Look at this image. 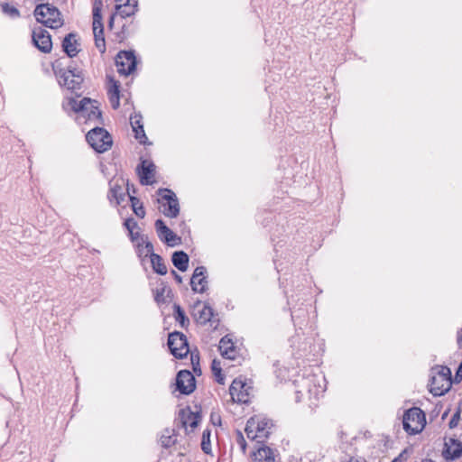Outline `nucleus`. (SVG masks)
Listing matches in <instances>:
<instances>
[{"label":"nucleus","mask_w":462,"mask_h":462,"mask_svg":"<svg viewBox=\"0 0 462 462\" xmlns=\"http://www.w3.org/2000/svg\"><path fill=\"white\" fill-rule=\"evenodd\" d=\"M120 84L118 81L114 80L113 79H110V85L108 87L107 90V97L110 103V106L116 109L119 106V100H120Z\"/></svg>","instance_id":"obj_24"},{"label":"nucleus","mask_w":462,"mask_h":462,"mask_svg":"<svg viewBox=\"0 0 462 462\" xmlns=\"http://www.w3.org/2000/svg\"><path fill=\"white\" fill-rule=\"evenodd\" d=\"M210 435L211 432L208 429H206L202 433L201 449L205 454H210L211 452Z\"/></svg>","instance_id":"obj_35"},{"label":"nucleus","mask_w":462,"mask_h":462,"mask_svg":"<svg viewBox=\"0 0 462 462\" xmlns=\"http://www.w3.org/2000/svg\"><path fill=\"white\" fill-rule=\"evenodd\" d=\"M157 194L161 197L158 202L163 208V215L170 218L177 217L180 214V204L176 194L167 188H160Z\"/></svg>","instance_id":"obj_6"},{"label":"nucleus","mask_w":462,"mask_h":462,"mask_svg":"<svg viewBox=\"0 0 462 462\" xmlns=\"http://www.w3.org/2000/svg\"><path fill=\"white\" fill-rule=\"evenodd\" d=\"M442 456L446 461H453L462 456V442L456 438H445Z\"/></svg>","instance_id":"obj_16"},{"label":"nucleus","mask_w":462,"mask_h":462,"mask_svg":"<svg viewBox=\"0 0 462 462\" xmlns=\"http://www.w3.org/2000/svg\"><path fill=\"white\" fill-rule=\"evenodd\" d=\"M137 65L136 57L134 51H120L116 57V66L121 75L128 76L132 74Z\"/></svg>","instance_id":"obj_10"},{"label":"nucleus","mask_w":462,"mask_h":462,"mask_svg":"<svg viewBox=\"0 0 462 462\" xmlns=\"http://www.w3.org/2000/svg\"><path fill=\"white\" fill-rule=\"evenodd\" d=\"M88 143L99 153L108 151L113 145L111 134L103 127H95L86 134Z\"/></svg>","instance_id":"obj_5"},{"label":"nucleus","mask_w":462,"mask_h":462,"mask_svg":"<svg viewBox=\"0 0 462 462\" xmlns=\"http://www.w3.org/2000/svg\"><path fill=\"white\" fill-rule=\"evenodd\" d=\"M32 41L33 45L43 53H50L52 50L51 36L42 27H35L32 30Z\"/></svg>","instance_id":"obj_12"},{"label":"nucleus","mask_w":462,"mask_h":462,"mask_svg":"<svg viewBox=\"0 0 462 462\" xmlns=\"http://www.w3.org/2000/svg\"><path fill=\"white\" fill-rule=\"evenodd\" d=\"M178 433L174 429L166 428L161 436V445L164 448H169L177 444Z\"/></svg>","instance_id":"obj_27"},{"label":"nucleus","mask_w":462,"mask_h":462,"mask_svg":"<svg viewBox=\"0 0 462 462\" xmlns=\"http://www.w3.org/2000/svg\"><path fill=\"white\" fill-rule=\"evenodd\" d=\"M156 166L152 162L140 159V163L136 167V173L142 185H152L154 183Z\"/></svg>","instance_id":"obj_15"},{"label":"nucleus","mask_w":462,"mask_h":462,"mask_svg":"<svg viewBox=\"0 0 462 462\" xmlns=\"http://www.w3.org/2000/svg\"><path fill=\"white\" fill-rule=\"evenodd\" d=\"M404 453H405V451H402V453L399 454L398 457L393 458L391 462H404V460H405Z\"/></svg>","instance_id":"obj_47"},{"label":"nucleus","mask_w":462,"mask_h":462,"mask_svg":"<svg viewBox=\"0 0 462 462\" xmlns=\"http://www.w3.org/2000/svg\"><path fill=\"white\" fill-rule=\"evenodd\" d=\"M78 40H77V33L75 32H69L68 33L63 41H62V50L69 57L73 58L77 56L79 50L78 49Z\"/></svg>","instance_id":"obj_21"},{"label":"nucleus","mask_w":462,"mask_h":462,"mask_svg":"<svg viewBox=\"0 0 462 462\" xmlns=\"http://www.w3.org/2000/svg\"><path fill=\"white\" fill-rule=\"evenodd\" d=\"M245 431L249 439H255L260 438L259 434L254 430V418H250L247 420Z\"/></svg>","instance_id":"obj_36"},{"label":"nucleus","mask_w":462,"mask_h":462,"mask_svg":"<svg viewBox=\"0 0 462 462\" xmlns=\"http://www.w3.org/2000/svg\"><path fill=\"white\" fill-rule=\"evenodd\" d=\"M154 226L158 235V237L163 243H166L170 246L176 245V241H180L176 234L173 233L164 223L162 219H157L154 223Z\"/></svg>","instance_id":"obj_19"},{"label":"nucleus","mask_w":462,"mask_h":462,"mask_svg":"<svg viewBox=\"0 0 462 462\" xmlns=\"http://www.w3.org/2000/svg\"><path fill=\"white\" fill-rule=\"evenodd\" d=\"M219 350L223 357L232 360L235 359V346L227 336H225L220 339Z\"/></svg>","instance_id":"obj_26"},{"label":"nucleus","mask_w":462,"mask_h":462,"mask_svg":"<svg viewBox=\"0 0 462 462\" xmlns=\"http://www.w3.org/2000/svg\"><path fill=\"white\" fill-rule=\"evenodd\" d=\"M347 462H366V460L362 457H358V458L350 457V459Z\"/></svg>","instance_id":"obj_48"},{"label":"nucleus","mask_w":462,"mask_h":462,"mask_svg":"<svg viewBox=\"0 0 462 462\" xmlns=\"http://www.w3.org/2000/svg\"><path fill=\"white\" fill-rule=\"evenodd\" d=\"M129 237L132 242H134L135 240H137L138 238H141L142 236L139 232H134L133 230H130Z\"/></svg>","instance_id":"obj_44"},{"label":"nucleus","mask_w":462,"mask_h":462,"mask_svg":"<svg viewBox=\"0 0 462 462\" xmlns=\"http://www.w3.org/2000/svg\"><path fill=\"white\" fill-rule=\"evenodd\" d=\"M172 297V291L167 285L166 282L161 281L160 287H158L154 291V300L158 304L165 303L167 301L166 298Z\"/></svg>","instance_id":"obj_28"},{"label":"nucleus","mask_w":462,"mask_h":462,"mask_svg":"<svg viewBox=\"0 0 462 462\" xmlns=\"http://www.w3.org/2000/svg\"><path fill=\"white\" fill-rule=\"evenodd\" d=\"M141 240H142V244L143 245V248L145 250L144 257H148L149 256L150 258H152V254H155L153 252V245L150 241H148V237L147 236H143L141 237Z\"/></svg>","instance_id":"obj_39"},{"label":"nucleus","mask_w":462,"mask_h":462,"mask_svg":"<svg viewBox=\"0 0 462 462\" xmlns=\"http://www.w3.org/2000/svg\"><path fill=\"white\" fill-rule=\"evenodd\" d=\"M134 117H129L130 121H131V125L133 126V131L134 132V137L136 140L139 141L140 143L142 144H146L147 143V141H148V138L145 134V132L143 130V125L142 124H140V120L137 119L135 120L134 122H133Z\"/></svg>","instance_id":"obj_32"},{"label":"nucleus","mask_w":462,"mask_h":462,"mask_svg":"<svg viewBox=\"0 0 462 462\" xmlns=\"http://www.w3.org/2000/svg\"><path fill=\"white\" fill-rule=\"evenodd\" d=\"M190 360L194 373H196L197 374H200L201 370L199 366V355L198 350H196L195 352H190Z\"/></svg>","instance_id":"obj_37"},{"label":"nucleus","mask_w":462,"mask_h":462,"mask_svg":"<svg viewBox=\"0 0 462 462\" xmlns=\"http://www.w3.org/2000/svg\"><path fill=\"white\" fill-rule=\"evenodd\" d=\"M101 5V2H99L97 5V0H95L93 6V32L96 47L101 53H104L106 51V42L104 37V26L102 23Z\"/></svg>","instance_id":"obj_9"},{"label":"nucleus","mask_w":462,"mask_h":462,"mask_svg":"<svg viewBox=\"0 0 462 462\" xmlns=\"http://www.w3.org/2000/svg\"><path fill=\"white\" fill-rule=\"evenodd\" d=\"M211 370L216 378V381L219 384L225 383V375L222 373L221 363L217 359H214L211 364Z\"/></svg>","instance_id":"obj_34"},{"label":"nucleus","mask_w":462,"mask_h":462,"mask_svg":"<svg viewBox=\"0 0 462 462\" xmlns=\"http://www.w3.org/2000/svg\"><path fill=\"white\" fill-rule=\"evenodd\" d=\"M54 73L60 87L71 92L82 89L85 76L83 69L75 61H70L67 68H54Z\"/></svg>","instance_id":"obj_1"},{"label":"nucleus","mask_w":462,"mask_h":462,"mask_svg":"<svg viewBox=\"0 0 462 462\" xmlns=\"http://www.w3.org/2000/svg\"><path fill=\"white\" fill-rule=\"evenodd\" d=\"M152 267L154 273L160 275H165L168 272L167 266L164 263L163 258L158 254H152V258H150Z\"/></svg>","instance_id":"obj_29"},{"label":"nucleus","mask_w":462,"mask_h":462,"mask_svg":"<svg viewBox=\"0 0 462 462\" xmlns=\"http://www.w3.org/2000/svg\"><path fill=\"white\" fill-rule=\"evenodd\" d=\"M173 317L176 322L183 328H187L189 325V319L186 316L183 309L177 303L173 304Z\"/></svg>","instance_id":"obj_31"},{"label":"nucleus","mask_w":462,"mask_h":462,"mask_svg":"<svg viewBox=\"0 0 462 462\" xmlns=\"http://www.w3.org/2000/svg\"><path fill=\"white\" fill-rule=\"evenodd\" d=\"M245 383L236 378L229 387L230 396L235 402L247 403L249 402V393Z\"/></svg>","instance_id":"obj_18"},{"label":"nucleus","mask_w":462,"mask_h":462,"mask_svg":"<svg viewBox=\"0 0 462 462\" xmlns=\"http://www.w3.org/2000/svg\"><path fill=\"white\" fill-rule=\"evenodd\" d=\"M75 113H80L81 116H102L99 109V102L89 97H83L78 101L75 98H69L66 105Z\"/></svg>","instance_id":"obj_7"},{"label":"nucleus","mask_w":462,"mask_h":462,"mask_svg":"<svg viewBox=\"0 0 462 462\" xmlns=\"http://www.w3.org/2000/svg\"><path fill=\"white\" fill-rule=\"evenodd\" d=\"M462 381V361L459 363L458 367L457 368L455 377L453 382L458 383Z\"/></svg>","instance_id":"obj_43"},{"label":"nucleus","mask_w":462,"mask_h":462,"mask_svg":"<svg viewBox=\"0 0 462 462\" xmlns=\"http://www.w3.org/2000/svg\"><path fill=\"white\" fill-rule=\"evenodd\" d=\"M129 183L127 182V189H126V191L128 193V196H129V200L131 202V207H132V209L134 211V213L140 218H143L145 217V210H144V208L143 206V203L140 201V199L134 196H132L130 193H129Z\"/></svg>","instance_id":"obj_30"},{"label":"nucleus","mask_w":462,"mask_h":462,"mask_svg":"<svg viewBox=\"0 0 462 462\" xmlns=\"http://www.w3.org/2000/svg\"><path fill=\"white\" fill-rule=\"evenodd\" d=\"M295 313H296L295 311H292V312H291V319H292V320H293L294 322H295V319H296V318H299V316H297Z\"/></svg>","instance_id":"obj_49"},{"label":"nucleus","mask_w":462,"mask_h":462,"mask_svg":"<svg viewBox=\"0 0 462 462\" xmlns=\"http://www.w3.org/2000/svg\"><path fill=\"white\" fill-rule=\"evenodd\" d=\"M253 457L255 462H275L274 450L266 446L259 447Z\"/></svg>","instance_id":"obj_23"},{"label":"nucleus","mask_w":462,"mask_h":462,"mask_svg":"<svg viewBox=\"0 0 462 462\" xmlns=\"http://www.w3.org/2000/svg\"><path fill=\"white\" fill-rule=\"evenodd\" d=\"M270 420L267 419L254 418V430L259 434L260 439L268 438L270 435Z\"/></svg>","instance_id":"obj_33"},{"label":"nucleus","mask_w":462,"mask_h":462,"mask_svg":"<svg viewBox=\"0 0 462 462\" xmlns=\"http://www.w3.org/2000/svg\"><path fill=\"white\" fill-rule=\"evenodd\" d=\"M124 226L128 230V232L130 233V230H133L134 228H137L138 227V224L137 222L133 218V217H128L125 220L124 222Z\"/></svg>","instance_id":"obj_41"},{"label":"nucleus","mask_w":462,"mask_h":462,"mask_svg":"<svg viewBox=\"0 0 462 462\" xmlns=\"http://www.w3.org/2000/svg\"><path fill=\"white\" fill-rule=\"evenodd\" d=\"M2 12L8 14L12 18H16L20 16V13L18 9L14 6H12L8 4L2 3Z\"/></svg>","instance_id":"obj_38"},{"label":"nucleus","mask_w":462,"mask_h":462,"mask_svg":"<svg viewBox=\"0 0 462 462\" xmlns=\"http://www.w3.org/2000/svg\"><path fill=\"white\" fill-rule=\"evenodd\" d=\"M207 269L204 266H198L191 276L190 286L195 293H204L208 290Z\"/></svg>","instance_id":"obj_17"},{"label":"nucleus","mask_w":462,"mask_h":462,"mask_svg":"<svg viewBox=\"0 0 462 462\" xmlns=\"http://www.w3.org/2000/svg\"><path fill=\"white\" fill-rule=\"evenodd\" d=\"M210 419L213 421V423L215 424L213 414H211Z\"/></svg>","instance_id":"obj_51"},{"label":"nucleus","mask_w":462,"mask_h":462,"mask_svg":"<svg viewBox=\"0 0 462 462\" xmlns=\"http://www.w3.org/2000/svg\"><path fill=\"white\" fill-rule=\"evenodd\" d=\"M171 273L173 276V278L177 283H179V284L182 283V277L176 271L171 270Z\"/></svg>","instance_id":"obj_45"},{"label":"nucleus","mask_w":462,"mask_h":462,"mask_svg":"<svg viewBox=\"0 0 462 462\" xmlns=\"http://www.w3.org/2000/svg\"><path fill=\"white\" fill-rule=\"evenodd\" d=\"M189 257L184 251H176L171 254L172 264L180 272H186L189 268Z\"/></svg>","instance_id":"obj_25"},{"label":"nucleus","mask_w":462,"mask_h":462,"mask_svg":"<svg viewBox=\"0 0 462 462\" xmlns=\"http://www.w3.org/2000/svg\"><path fill=\"white\" fill-rule=\"evenodd\" d=\"M144 251H145V250H144V248H143V244H142V243H138V244L136 245V252H137V254H138V256H139L140 258H142V257H143V254Z\"/></svg>","instance_id":"obj_46"},{"label":"nucleus","mask_w":462,"mask_h":462,"mask_svg":"<svg viewBox=\"0 0 462 462\" xmlns=\"http://www.w3.org/2000/svg\"><path fill=\"white\" fill-rule=\"evenodd\" d=\"M176 389L184 395H189L196 389V380L189 370H180L176 375Z\"/></svg>","instance_id":"obj_13"},{"label":"nucleus","mask_w":462,"mask_h":462,"mask_svg":"<svg viewBox=\"0 0 462 462\" xmlns=\"http://www.w3.org/2000/svg\"><path fill=\"white\" fill-rule=\"evenodd\" d=\"M448 412V411H446L442 414V419H443V420L447 417Z\"/></svg>","instance_id":"obj_50"},{"label":"nucleus","mask_w":462,"mask_h":462,"mask_svg":"<svg viewBox=\"0 0 462 462\" xmlns=\"http://www.w3.org/2000/svg\"><path fill=\"white\" fill-rule=\"evenodd\" d=\"M167 345L171 354L177 359H183L189 352L187 337L180 331H173L169 334Z\"/></svg>","instance_id":"obj_8"},{"label":"nucleus","mask_w":462,"mask_h":462,"mask_svg":"<svg viewBox=\"0 0 462 462\" xmlns=\"http://www.w3.org/2000/svg\"><path fill=\"white\" fill-rule=\"evenodd\" d=\"M191 315L195 321L199 325H206L208 322H211V325L214 323H218V319H213L214 317V310L208 303L205 302L202 306V301L198 300L192 305V312Z\"/></svg>","instance_id":"obj_11"},{"label":"nucleus","mask_w":462,"mask_h":462,"mask_svg":"<svg viewBox=\"0 0 462 462\" xmlns=\"http://www.w3.org/2000/svg\"><path fill=\"white\" fill-rule=\"evenodd\" d=\"M236 442L239 444L242 450L245 452L246 448V441L241 431H237Z\"/></svg>","instance_id":"obj_42"},{"label":"nucleus","mask_w":462,"mask_h":462,"mask_svg":"<svg viewBox=\"0 0 462 462\" xmlns=\"http://www.w3.org/2000/svg\"><path fill=\"white\" fill-rule=\"evenodd\" d=\"M36 21L51 29H58L63 25L60 11L48 3L38 4L33 11Z\"/></svg>","instance_id":"obj_3"},{"label":"nucleus","mask_w":462,"mask_h":462,"mask_svg":"<svg viewBox=\"0 0 462 462\" xmlns=\"http://www.w3.org/2000/svg\"><path fill=\"white\" fill-rule=\"evenodd\" d=\"M430 392L434 396L444 395L453 383L451 370L446 365H436L430 370Z\"/></svg>","instance_id":"obj_2"},{"label":"nucleus","mask_w":462,"mask_h":462,"mask_svg":"<svg viewBox=\"0 0 462 462\" xmlns=\"http://www.w3.org/2000/svg\"><path fill=\"white\" fill-rule=\"evenodd\" d=\"M109 186L110 189L107 193V199L110 202L115 200L116 206L120 205L125 200V197L122 184L118 183V181L110 180Z\"/></svg>","instance_id":"obj_22"},{"label":"nucleus","mask_w":462,"mask_h":462,"mask_svg":"<svg viewBox=\"0 0 462 462\" xmlns=\"http://www.w3.org/2000/svg\"><path fill=\"white\" fill-rule=\"evenodd\" d=\"M117 3L116 5V12L112 14L109 21L108 27L111 29L114 25L116 15H120L122 18H126L134 15L137 11V0H116Z\"/></svg>","instance_id":"obj_14"},{"label":"nucleus","mask_w":462,"mask_h":462,"mask_svg":"<svg viewBox=\"0 0 462 462\" xmlns=\"http://www.w3.org/2000/svg\"><path fill=\"white\" fill-rule=\"evenodd\" d=\"M179 418L182 428L187 430V427L189 426L190 428L195 429L198 427L201 420V415L199 411H192L188 406L180 411Z\"/></svg>","instance_id":"obj_20"},{"label":"nucleus","mask_w":462,"mask_h":462,"mask_svg":"<svg viewBox=\"0 0 462 462\" xmlns=\"http://www.w3.org/2000/svg\"><path fill=\"white\" fill-rule=\"evenodd\" d=\"M460 417H461V411L460 410H457L451 417L449 422H448V427L450 429H454L456 428L457 425H458V422H459V420H460Z\"/></svg>","instance_id":"obj_40"},{"label":"nucleus","mask_w":462,"mask_h":462,"mask_svg":"<svg viewBox=\"0 0 462 462\" xmlns=\"http://www.w3.org/2000/svg\"><path fill=\"white\" fill-rule=\"evenodd\" d=\"M426 425V415L419 407H412L405 411L402 417L403 430L410 435L422 431Z\"/></svg>","instance_id":"obj_4"}]
</instances>
